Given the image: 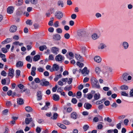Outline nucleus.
I'll return each instance as SVG.
<instances>
[{
  "instance_id": "obj_1",
  "label": "nucleus",
  "mask_w": 133,
  "mask_h": 133,
  "mask_svg": "<svg viewBox=\"0 0 133 133\" xmlns=\"http://www.w3.org/2000/svg\"><path fill=\"white\" fill-rule=\"evenodd\" d=\"M91 83L94 87L97 88H99L100 87L98 81L95 78L92 79Z\"/></svg>"
},
{
  "instance_id": "obj_2",
  "label": "nucleus",
  "mask_w": 133,
  "mask_h": 133,
  "mask_svg": "<svg viewBox=\"0 0 133 133\" xmlns=\"http://www.w3.org/2000/svg\"><path fill=\"white\" fill-rule=\"evenodd\" d=\"M112 71V70L111 68L108 66L105 67L103 70V73L105 75L108 76Z\"/></svg>"
},
{
  "instance_id": "obj_3",
  "label": "nucleus",
  "mask_w": 133,
  "mask_h": 133,
  "mask_svg": "<svg viewBox=\"0 0 133 133\" xmlns=\"http://www.w3.org/2000/svg\"><path fill=\"white\" fill-rule=\"evenodd\" d=\"M129 74L128 73H125L123 75V79L125 81H129L131 79L132 77L131 76H129Z\"/></svg>"
},
{
  "instance_id": "obj_4",
  "label": "nucleus",
  "mask_w": 133,
  "mask_h": 133,
  "mask_svg": "<svg viewBox=\"0 0 133 133\" xmlns=\"http://www.w3.org/2000/svg\"><path fill=\"white\" fill-rule=\"evenodd\" d=\"M55 16L58 19H61L63 16V14L60 11H58L55 13Z\"/></svg>"
},
{
  "instance_id": "obj_5",
  "label": "nucleus",
  "mask_w": 133,
  "mask_h": 133,
  "mask_svg": "<svg viewBox=\"0 0 133 133\" xmlns=\"http://www.w3.org/2000/svg\"><path fill=\"white\" fill-rule=\"evenodd\" d=\"M42 82H41L40 84L41 85L47 86L49 84V82L46 80V79H43L42 80Z\"/></svg>"
},
{
  "instance_id": "obj_6",
  "label": "nucleus",
  "mask_w": 133,
  "mask_h": 133,
  "mask_svg": "<svg viewBox=\"0 0 133 133\" xmlns=\"http://www.w3.org/2000/svg\"><path fill=\"white\" fill-rule=\"evenodd\" d=\"M53 39L56 41L59 40L61 38V36L58 34H55L53 36Z\"/></svg>"
},
{
  "instance_id": "obj_7",
  "label": "nucleus",
  "mask_w": 133,
  "mask_h": 133,
  "mask_svg": "<svg viewBox=\"0 0 133 133\" xmlns=\"http://www.w3.org/2000/svg\"><path fill=\"white\" fill-rule=\"evenodd\" d=\"M14 8L12 6H9L7 9V12L9 14H11L13 13Z\"/></svg>"
},
{
  "instance_id": "obj_8",
  "label": "nucleus",
  "mask_w": 133,
  "mask_h": 133,
  "mask_svg": "<svg viewBox=\"0 0 133 133\" xmlns=\"http://www.w3.org/2000/svg\"><path fill=\"white\" fill-rule=\"evenodd\" d=\"M8 75L9 76L11 77V78L13 77L14 75V70L13 69H9Z\"/></svg>"
},
{
  "instance_id": "obj_9",
  "label": "nucleus",
  "mask_w": 133,
  "mask_h": 133,
  "mask_svg": "<svg viewBox=\"0 0 133 133\" xmlns=\"http://www.w3.org/2000/svg\"><path fill=\"white\" fill-rule=\"evenodd\" d=\"M37 98L38 101H40L42 99V92L40 91H38L37 93Z\"/></svg>"
},
{
  "instance_id": "obj_10",
  "label": "nucleus",
  "mask_w": 133,
  "mask_h": 133,
  "mask_svg": "<svg viewBox=\"0 0 133 133\" xmlns=\"http://www.w3.org/2000/svg\"><path fill=\"white\" fill-rule=\"evenodd\" d=\"M89 72V71L87 70V67H85L82 71V73L83 74L84 76L88 75Z\"/></svg>"
},
{
  "instance_id": "obj_11",
  "label": "nucleus",
  "mask_w": 133,
  "mask_h": 133,
  "mask_svg": "<svg viewBox=\"0 0 133 133\" xmlns=\"http://www.w3.org/2000/svg\"><path fill=\"white\" fill-rule=\"evenodd\" d=\"M17 30V27L15 25H13L10 27V31L11 32H14L16 31Z\"/></svg>"
},
{
  "instance_id": "obj_12",
  "label": "nucleus",
  "mask_w": 133,
  "mask_h": 133,
  "mask_svg": "<svg viewBox=\"0 0 133 133\" xmlns=\"http://www.w3.org/2000/svg\"><path fill=\"white\" fill-rule=\"evenodd\" d=\"M75 58L78 61L81 62H83V58L80 55L76 54H75Z\"/></svg>"
},
{
  "instance_id": "obj_13",
  "label": "nucleus",
  "mask_w": 133,
  "mask_h": 133,
  "mask_svg": "<svg viewBox=\"0 0 133 133\" xmlns=\"http://www.w3.org/2000/svg\"><path fill=\"white\" fill-rule=\"evenodd\" d=\"M122 45L124 49H126L128 48L129 46L128 43L126 42H124L122 44Z\"/></svg>"
},
{
  "instance_id": "obj_14",
  "label": "nucleus",
  "mask_w": 133,
  "mask_h": 133,
  "mask_svg": "<svg viewBox=\"0 0 133 133\" xmlns=\"http://www.w3.org/2000/svg\"><path fill=\"white\" fill-rule=\"evenodd\" d=\"M58 48L56 47H53L51 49L52 52L55 54H57V52L58 51Z\"/></svg>"
},
{
  "instance_id": "obj_15",
  "label": "nucleus",
  "mask_w": 133,
  "mask_h": 133,
  "mask_svg": "<svg viewBox=\"0 0 133 133\" xmlns=\"http://www.w3.org/2000/svg\"><path fill=\"white\" fill-rule=\"evenodd\" d=\"M92 106L91 104L88 103H85L84 105V108L88 110L90 109Z\"/></svg>"
},
{
  "instance_id": "obj_16",
  "label": "nucleus",
  "mask_w": 133,
  "mask_h": 133,
  "mask_svg": "<svg viewBox=\"0 0 133 133\" xmlns=\"http://www.w3.org/2000/svg\"><path fill=\"white\" fill-rule=\"evenodd\" d=\"M94 59L95 61L98 63H100L101 61V58L98 56H95L94 58Z\"/></svg>"
},
{
  "instance_id": "obj_17",
  "label": "nucleus",
  "mask_w": 133,
  "mask_h": 133,
  "mask_svg": "<svg viewBox=\"0 0 133 133\" xmlns=\"http://www.w3.org/2000/svg\"><path fill=\"white\" fill-rule=\"evenodd\" d=\"M36 69V68L35 67L33 66L32 68L31 71V75L33 76H34L36 75V72L35 71Z\"/></svg>"
},
{
  "instance_id": "obj_18",
  "label": "nucleus",
  "mask_w": 133,
  "mask_h": 133,
  "mask_svg": "<svg viewBox=\"0 0 133 133\" xmlns=\"http://www.w3.org/2000/svg\"><path fill=\"white\" fill-rule=\"evenodd\" d=\"M50 103L49 102H46L45 106L43 107L42 108V110H46L49 108L48 106L50 105Z\"/></svg>"
},
{
  "instance_id": "obj_19",
  "label": "nucleus",
  "mask_w": 133,
  "mask_h": 133,
  "mask_svg": "<svg viewBox=\"0 0 133 133\" xmlns=\"http://www.w3.org/2000/svg\"><path fill=\"white\" fill-rule=\"evenodd\" d=\"M55 59L57 61H61L63 60V57L61 55H58L56 57Z\"/></svg>"
},
{
  "instance_id": "obj_20",
  "label": "nucleus",
  "mask_w": 133,
  "mask_h": 133,
  "mask_svg": "<svg viewBox=\"0 0 133 133\" xmlns=\"http://www.w3.org/2000/svg\"><path fill=\"white\" fill-rule=\"evenodd\" d=\"M85 32L84 31H80L77 33V35L79 37H82L84 35Z\"/></svg>"
},
{
  "instance_id": "obj_21",
  "label": "nucleus",
  "mask_w": 133,
  "mask_h": 133,
  "mask_svg": "<svg viewBox=\"0 0 133 133\" xmlns=\"http://www.w3.org/2000/svg\"><path fill=\"white\" fill-rule=\"evenodd\" d=\"M23 65V63L22 62L19 61L16 64V66L17 67H20L22 66Z\"/></svg>"
},
{
  "instance_id": "obj_22",
  "label": "nucleus",
  "mask_w": 133,
  "mask_h": 133,
  "mask_svg": "<svg viewBox=\"0 0 133 133\" xmlns=\"http://www.w3.org/2000/svg\"><path fill=\"white\" fill-rule=\"evenodd\" d=\"M11 39L10 38H7L1 43L2 44H6L10 42L11 41Z\"/></svg>"
},
{
  "instance_id": "obj_23",
  "label": "nucleus",
  "mask_w": 133,
  "mask_h": 133,
  "mask_svg": "<svg viewBox=\"0 0 133 133\" xmlns=\"http://www.w3.org/2000/svg\"><path fill=\"white\" fill-rule=\"evenodd\" d=\"M100 95L98 93L95 94L94 97V100H96L99 99L100 98Z\"/></svg>"
},
{
  "instance_id": "obj_24",
  "label": "nucleus",
  "mask_w": 133,
  "mask_h": 133,
  "mask_svg": "<svg viewBox=\"0 0 133 133\" xmlns=\"http://www.w3.org/2000/svg\"><path fill=\"white\" fill-rule=\"evenodd\" d=\"M32 121V118L31 117L30 118H26L25 120V122L26 124H29L30 122Z\"/></svg>"
},
{
  "instance_id": "obj_25",
  "label": "nucleus",
  "mask_w": 133,
  "mask_h": 133,
  "mask_svg": "<svg viewBox=\"0 0 133 133\" xmlns=\"http://www.w3.org/2000/svg\"><path fill=\"white\" fill-rule=\"evenodd\" d=\"M71 117L73 119H76L77 118V116L76 112H73L71 114Z\"/></svg>"
},
{
  "instance_id": "obj_26",
  "label": "nucleus",
  "mask_w": 133,
  "mask_h": 133,
  "mask_svg": "<svg viewBox=\"0 0 133 133\" xmlns=\"http://www.w3.org/2000/svg\"><path fill=\"white\" fill-rule=\"evenodd\" d=\"M53 99L55 101H58L59 99V97L57 95L54 94L53 96Z\"/></svg>"
},
{
  "instance_id": "obj_27",
  "label": "nucleus",
  "mask_w": 133,
  "mask_h": 133,
  "mask_svg": "<svg viewBox=\"0 0 133 133\" xmlns=\"http://www.w3.org/2000/svg\"><path fill=\"white\" fill-rule=\"evenodd\" d=\"M40 56L39 55H37L35 56L33 58V61L35 62L38 61L40 58Z\"/></svg>"
},
{
  "instance_id": "obj_28",
  "label": "nucleus",
  "mask_w": 133,
  "mask_h": 133,
  "mask_svg": "<svg viewBox=\"0 0 133 133\" xmlns=\"http://www.w3.org/2000/svg\"><path fill=\"white\" fill-rule=\"evenodd\" d=\"M57 125L61 128L63 129H65L66 128V127L63 124L58 123H57Z\"/></svg>"
},
{
  "instance_id": "obj_29",
  "label": "nucleus",
  "mask_w": 133,
  "mask_h": 133,
  "mask_svg": "<svg viewBox=\"0 0 133 133\" xmlns=\"http://www.w3.org/2000/svg\"><path fill=\"white\" fill-rule=\"evenodd\" d=\"M95 71L97 74L99 75L101 72L100 68L98 67H96L95 68Z\"/></svg>"
},
{
  "instance_id": "obj_30",
  "label": "nucleus",
  "mask_w": 133,
  "mask_h": 133,
  "mask_svg": "<svg viewBox=\"0 0 133 133\" xmlns=\"http://www.w3.org/2000/svg\"><path fill=\"white\" fill-rule=\"evenodd\" d=\"M25 109L26 111L28 112H32V109L30 107L27 106L25 107Z\"/></svg>"
},
{
  "instance_id": "obj_31",
  "label": "nucleus",
  "mask_w": 133,
  "mask_h": 133,
  "mask_svg": "<svg viewBox=\"0 0 133 133\" xmlns=\"http://www.w3.org/2000/svg\"><path fill=\"white\" fill-rule=\"evenodd\" d=\"M17 103L18 104L20 105L23 104L24 103L23 99L21 98L17 99Z\"/></svg>"
},
{
  "instance_id": "obj_32",
  "label": "nucleus",
  "mask_w": 133,
  "mask_h": 133,
  "mask_svg": "<svg viewBox=\"0 0 133 133\" xmlns=\"http://www.w3.org/2000/svg\"><path fill=\"white\" fill-rule=\"evenodd\" d=\"M106 47V46L105 44H104L103 43H101L98 46V48L99 49H103L105 48Z\"/></svg>"
},
{
  "instance_id": "obj_33",
  "label": "nucleus",
  "mask_w": 133,
  "mask_h": 133,
  "mask_svg": "<svg viewBox=\"0 0 133 133\" xmlns=\"http://www.w3.org/2000/svg\"><path fill=\"white\" fill-rule=\"evenodd\" d=\"M39 50L41 51H43L44 49H46L47 47L45 45L41 46L39 48Z\"/></svg>"
},
{
  "instance_id": "obj_34",
  "label": "nucleus",
  "mask_w": 133,
  "mask_h": 133,
  "mask_svg": "<svg viewBox=\"0 0 133 133\" xmlns=\"http://www.w3.org/2000/svg\"><path fill=\"white\" fill-rule=\"evenodd\" d=\"M120 88L122 90H126L128 89V87L126 85H124L121 86Z\"/></svg>"
},
{
  "instance_id": "obj_35",
  "label": "nucleus",
  "mask_w": 133,
  "mask_h": 133,
  "mask_svg": "<svg viewBox=\"0 0 133 133\" xmlns=\"http://www.w3.org/2000/svg\"><path fill=\"white\" fill-rule=\"evenodd\" d=\"M25 59L26 61L29 62L31 63L32 61V59L29 56H27L26 57Z\"/></svg>"
},
{
  "instance_id": "obj_36",
  "label": "nucleus",
  "mask_w": 133,
  "mask_h": 133,
  "mask_svg": "<svg viewBox=\"0 0 133 133\" xmlns=\"http://www.w3.org/2000/svg\"><path fill=\"white\" fill-rule=\"evenodd\" d=\"M62 75L61 74H60L59 75H57L55 77L54 79V80L55 81H57L58 79L59 78L62 77Z\"/></svg>"
},
{
  "instance_id": "obj_37",
  "label": "nucleus",
  "mask_w": 133,
  "mask_h": 133,
  "mask_svg": "<svg viewBox=\"0 0 133 133\" xmlns=\"http://www.w3.org/2000/svg\"><path fill=\"white\" fill-rule=\"evenodd\" d=\"M37 70L40 72H43L44 69L43 68L39 66L37 68Z\"/></svg>"
},
{
  "instance_id": "obj_38",
  "label": "nucleus",
  "mask_w": 133,
  "mask_h": 133,
  "mask_svg": "<svg viewBox=\"0 0 133 133\" xmlns=\"http://www.w3.org/2000/svg\"><path fill=\"white\" fill-rule=\"evenodd\" d=\"M21 71L19 70H17L16 71V77L18 78L20 76Z\"/></svg>"
},
{
  "instance_id": "obj_39",
  "label": "nucleus",
  "mask_w": 133,
  "mask_h": 133,
  "mask_svg": "<svg viewBox=\"0 0 133 133\" xmlns=\"http://www.w3.org/2000/svg\"><path fill=\"white\" fill-rule=\"evenodd\" d=\"M89 125H87L85 124L84 125L83 127V129L84 131H87L89 128Z\"/></svg>"
},
{
  "instance_id": "obj_40",
  "label": "nucleus",
  "mask_w": 133,
  "mask_h": 133,
  "mask_svg": "<svg viewBox=\"0 0 133 133\" xmlns=\"http://www.w3.org/2000/svg\"><path fill=\"white\" fill-rule=\"evenodd\" d=\"M52 67L54 69V70H55L57 71L59 69V67L56 64H54Z\"/></svg>"
},
{
  "instance_id": "obj_41",
  "label": "nucleus",
  "mask_w": 133,
  "mask_h": 133,
  "mask_svg": "<svg viewBox=\"0 0 133 133\" xmlns=\"http://www.w3.org/2000/svg\"><path fill=\"white\" fill-rule=\"evenodd\" d=\"M30 3L33 4L35 5L37 3V0H29Z\"/></svg>"
},
{
  "instance_id": "obj_42",
  "label": "nucleus",
  "mask_w": 133,
  "mask_h": 133,
  "mask_svg": "<svg viewBox=\"0 0 133 133\" xmlns=\"http://www.w3.org/2000/svg\"><path fill=\"white\" fill-rule=\"evenodd\" d=\"M92 37L93 39H96L98 38V36L96 34H93L92 36Z\"/></svg>"
},
{
  "instance_id": "obj_43",
  "label": "nucleus",
  "mask_w": 133,
  "mask_h": 133,
  "mask_svg": "<svg viewBox=\"0 0 133 133\" xmlns=\"http://www.w3.org/2000/svg\"><path fill=\"white\" fill-rule=\"evenodd\" d=\"M57 4L58 6L61 5L62 7H63L64 4L63 1H59L57 3Z\"/></svg>"
},
{
  "instance_id": "obj_44",
  "label": "nucleus",
  "mask_w": 133,
  "mask_h": 133,
  "mask_svg": "<svg viewBox=\"0 0 133 133\" xmlns=\"http://www.w3.org/2000/svg\"><path fill=\"white\" fill-rule=\"evenodd\" d=\"M59 23L58 21H56L54 24V26L56 28H57L59 26Z\"/></svg>"
},
{
  "instance_id": "obj_45",
  "label": "nucleus",
  "mask_w": 133,
  "mask_h": 133,
  "mask_svg": "<svg viewBox=\"0 0 133 133\" xmlns=\"http://www.w3.org/2000/svg\"><path fill=\"white\" fill-rule=\"evenodd\" d=\"M77 65L79 66L80 67H83L84 65L83 64L79 62H77Z\"/></svg>"
},
{
  "instance_id": "obj_46",
  "label": "nucleus",
  "mask_w": 133,
  "mask_h": 133,
  "mask_svg": "<svg viewBox=\"0 0 133 133\" xmlns=\"http://www.w3.org/2000/svg\"><path fill=\"white\" fill-rule=\"evenodd\" d=\"M8 111V110L7 109L3 110L2 112V114L3 115H6L7 114Z\"/></svg>"
},
{
  "instance_id": "obj_47",
  "label": "nucleus",
  "mask_w": 133,
  "mask_h": 133,
  "mask_svg": "<svg viewBox=\"0 0 133 133\" xmlns=\"http://www.w3.org/2000/svg\"><path fill=\"white\" fill-rule=\"evenodd\" d=\"M26 23L27 24L30 25L32 24V22L31 20L28 19L26 22Z\"/></svg>"
},
{
  "instance_id": "obj_48",
  "label": "nucleus",
  "mask_w": 133,
  "mask_h": 133,
  "mask_svg": "<svg viewBox=\"0 0 133 133\" xmlns=\"http://www.w3.org/2000/svg\"><path fill=\"white\" fill-rule=\"evenodd\" d=\"M77 98H80L81 97L82 95L81 92L79 91L77 93Z\"/></svg>"
},
{
  "instance_id": "obj_49",
  "label": "nucleus",
  "mask_w": 133,
  "mask_h": 133,
  "mask_svg": "<svg viewBox=\"0 0 133 133\" xmlns=\"http://www.w3.org/2000/svg\"><path fill=\"white\" fill-rule=\"evenodd\" d=\"M23 1L22 0H18L17 3V5H22L23 3Z\"/></svg>"
},
{
  "instance_id": "obj_50",
  "label": "nucleus",
  "mask_w": 133,
  "mask_h": 133,
  "mask_svg": "<svg viewBox=\"0 0 133 133\" xmlns=\"http://www.w3.org/2000/svg\"><path fill=\"white\" fill-rule=\"evenodd\" d=\"M64 37L66 39H68L70 38V35L69 34L66 33L64 34Z\"/></svg>"
},
{
  "instance_id": "obj_51",
  "label": "nucleus",
  "mask_w": 133,
  "mask_h": 133,
  "mask_svg": "<svg viewBox=\"0 0 133 133\" xmlns=\"http://www.w3.org/2000/svg\"><path fill=\"white\" fill-rule=\"evenodd\" d=\"M56 31L58 33H61L62 32V29L59 28H58L56 29Z\"/></svg>"
},
{
  "instance_id": "obj_52",
  "label": "nucleus",
  "mask_w": 133,
  "mask_h": 133,
  "mask_svg": "<svg viewBox=\"0 0 133 133\" xmlns=\"http://www.w3.org/2000/svg\"><path fill=\"white\" fill-rule=\"evenodd\" d=\"M58 116V114L57 113H55L53 115V119H56L57 118Z\"/></svg>"
},
{
  "instance_id": "obj_53",
  "label": "nucleus",
  "mask_w": 133,
  "mask_h": 133,
  "mask_svg": "<svg viewBox=\"0 0 133 133\" xmlns=\"http://www.w3.org/2000/svg\"><path fill=\"white\" fill-rule=\"evenodd\" d=\"M35 82L36 83H39L40 82V80L38 78H36L34 80Z\"/></svg>"
},
{
  "instance_id": "obj_54",
  "label": "nucleus",
  "mask_w": 133,
  "mask_h": 133,
  "mask_svg": "<svg viewBox=\"0 0 133 133\" xmlns=\"http://www.w3.org/2000/svg\"><path fill=\"white\" fill-rule=\"evenodd\" d=\"M18 87L21 90L23 89V88L24 87V86L22 84H20L18 85Z\"/></svg>"
},
{
  "instance_id": "obj_55",
  "label": "nucleus",
  "mask_w": 133,
  "mask_h": 133,
  "mask_svg": "<svg viewBox=\"0 0 133 133\" xmlns=\"http://www.w3.org/2000/svg\"><path fill=\"white\" fill-rule=\"evenodd\" d=\"M48 11L50 12L51 14H52L55 11L54 9L52 8H51Z\"/></svg>"
},
{
  "instance_id": "obj_56",
  "label": "nucleus",
  "mask_w": 133,
  "mask_h": 133,
  "mask_svg": "<svg viewBox=\"0 0 133 133\" xmlns=\"http://www.w3.org/2000/svg\"><path fill=\"white\" fill-rule=\"evenodd\" d=\"M121 95L122 96H128V94L126 93L125 91H123L121 92Z\"/></svg>"
},
{
  "instance_id": "obj_57",
  "label": "nucleus",
  "mask_w": 133,
  "mask_h": 133,
  "mask_svg": "<svg viewBox=\"0 0 133 133\" xmlns=\"http://www.w3.org/2000/svg\"><path fill=\"white\" fill-rule=\"evenodd\" d=\"M41 129L40 128L37 127L36 129V131L37 133H40L41 131Z\"/></svg>"
},
{
  "instance_id": "obj_58",
  "label": "nucleus",
  "mask_w": 133,
  "mask_h": 133,
  "mask_svg": "<svg viewBox=\"0 0 133 133\" xmlns=\"http://www.w3.org/2000/svg\"><path fill=\"white\" fill-rule=\"evenodd\" d=\"M71 102L74 104H76L77 102V99L75 98H73L71 100Z\"/></svg>"
},
{
  "instance_id": "obj_59",
  "label": "nucleus",
  "mask_w": 133,
  "mask_h": 133,
  "mask_svg": "<svg viewBox=\"0 0 133 133\" xmlns=\"http://www.w3.org/2000/svg\"><path fill=\"white\" fill-rule=\"evenodd\" d=\"M6 105L7 107H10L11 105L12 104L10 101H7L6 102Z\"/></svg>"
},
{
  "instance_id": "obj_60",
  "label": "nucleus",
  "mask_w": 133,
  "mask_h": 133,
  "mask_svg": "<svg viewBox=\"0 0 133 133\" xmlns=\"http://www.w3.org/2000/svg\"><path fill=\"white\" fill-rule=\"evenodd\" d=\"M92 97V95L90 93H88L87 95V98L89 99H91Z\"/></svg>"
},
{
  "instance_id": "obj_61",
  "label": "nucleus",
  "mask_w": 133,
  "mask_h": 133,
  "mask_svg": "<svg viewBox=\"0 0 133 133\" xmlns=\"http://www.w3.org/2000/svg\"><path fill=\"white\" fill-rule=\"evenodd\" d=\"M1 75L4 76H6V73L3 70L1 72Z\"/></svg>"
},
{
  "instance_id": "obj_62",
  "label": "nucleus",
  "mask_w": 133,
  "mask_h": 133,
  "mask_svg": "<svg viewBox=\"0 0 133 133\" xmlns=\"http://www.w3.org/2000/svg\"><path fill=\"white\" fill-rule=\"evenodd\" d=\"M129 120L127 119H126L124 121V123L125 125H127L128 123L129 122Z\"/></svg>"
},
{
  "instance_id": "obj_63",
  "label": "nucleus",
  "mask_w": 133,
  "mask_h": 133,
  "mask_svg": "<svg viewBox=\"0 0 133 133\" xmlns=\"http://www.w3.org/2000/svg\"><path fill=\"white\" fill-rule=\"evenodd\" d=\"M77 17V16L76 14H72L71 16V18L73 19H75Z\"/></svg>"
},
{
  "instance_id": "obj_64",
  "label": "nucleus",
  "mask_w": 133,
  "mask_h": 133,
  "mask_svg": "<svg viewBox=\"0 0 133 133\" xmlns=\"http://www.w3.org/2000/svg\"><path fill=\"white\" fill-rule=\"evenodd\" d=\"M48 31L50 32H52L54 31V28L52 27H50L48 29Z\"/></svg>"
}]
</instances>
